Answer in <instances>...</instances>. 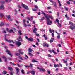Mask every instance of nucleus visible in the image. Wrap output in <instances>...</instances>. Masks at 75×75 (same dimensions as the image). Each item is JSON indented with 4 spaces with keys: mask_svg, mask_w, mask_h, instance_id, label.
Instances as JSON below:
<instances>
[{
    "mask_svg": "<svg viewBox=\"0 0 75 75\" xmlns=\"http://www.w3.org/2000/svg\"><path fill=\"white\" fill-rule=\"evenodd\" d=\"M45 18L46 19L47 23V25H51V24L52 23V21H49V18H48V16H45Z\"/></svg>",
    "mask_w": 75,
    "mask_h": 75,
    "instance_id": "f257e3e1",
    "label": "nucleus"
},
{
    "mask_svg": "<svg viewBox=\"0 0 75 75\" xmlns=\"http://www.w3.org/2000/svg\"><path fill=\"white\" fill-rule=\"evenodd\" d=\"M21 6L23 8L25 9V10H29V8H28V6L25 5L23 3L21 4Z\"/></svg>",
    "mask_w": 75,
    "mask_h": 75,
    "instance_id": "f03ea898",
    "label": "nucleus"
},
{
    "mask_svg": "<svg viewBox=\"0 0 75 75\" xmlns=\"http://www.w3.org/2000/svg\"><path fill=\"white\" fill-rule=\"evenodd\" d=\"M49 31L50 33H52V37H54V33H55V31L54 30H51V29L50 28L49 29Z\"/></svg>",
    "mask_w": 75,
    "mask_h": 75,
    "instance_id": "7ed1b4c3",
    "label": "nucleus"
},
{
    "mask_svg": "<svg viewBox=\"0 0 75 75\" xmlns=\"http://www.w3.org/2000/svg\"><path fill=\"white\" fill-rule=\"evenodd\" d=\"M15 69L16 72V75H20V69L16 67Z\"/></svg>",
    "mask_w": 75,
    "mask_h": 75,
    "instance_id": "20e7f679",
    "label": "nucleus"
},
{
    "mask_svg": "<svg viewBox=\"0 0 75 75\" xmlns=\"http://www.w3.org/2000/svg\"><path fill=\"white\" fill-rule=\"evenodd\" d=\"M6 52L8 53V55H9L11 57H12L13 55L11 54V53H10V51L8 50V49L6 50Z\"/></svg>",
    "mask_w": 75,
    "mask_h": 75,
    "instance_id": "39448f33",
    "label": "nucleus"
},
{
    "mask_svg": "<svg viewBox=\"0 0 75 75\" xmlns=\"http://www.w3.org/2000/svg\"><path fill=\"white\" fill-rule=\"evenodd\" d=\"M37 68L38 69H39L40 71H42V72H45V70L42 68H40L39 67H37Z\"/></svg>",
    "mask_w": 75,
    "mask_h": 75,
    "instance_id": "423d86ee",
    "label": "nucleus"
},
{
    "mask_svg": "<svg viewBox=\"0 0 75 75\" xmlns=\"http://www.w3.org/2000/svg\"><path fill=\"white\" fill-rule=\"evenodd\" d=\"M2 58H3V59H4L5 62H6V63H7V62H8V61H7V59L6 58L5 56H2Z\"/></svg>",
    "mask_w": 75,
    "mask_h": 75,
    "instance_id": "0eeeda50",
    "label": "nucleus"
},
{
    "mask_svg": "<svg viewBox=\"0 0 75 75\" xmlns=\"http://www.w3.org/2000/svg\"><path fill=\"white\" fill-rule=\"evenodd\" d=\"M16 44L18 46V47H20L21 45V43L19 41H17L16 43Z\"/></svg>",
    "mask_w": 75,
    "mask_h": 75,
    "instance_id": "6e6552de",
    "label": "nucleus"
},
{
    "mask_svg": "<svg viewBox=\"0 0 75 75\" xmlns=\"http://www.w3.org/2000/svg\"><path fill=\"white\" fill-rule=\"evenodd\" d=\"M33 33H34L35 34H37V32H36L37 31V28H35L33 30Z\"/></svg>",
    "mask_w": 75,
    "mask_h": 75,
    "instance_id": "1a4fd4ad",
    "label": "nucleus"
},
{
    "mask_svg": "<svg viewBox=\"0 0 75 75\" xmlns=\"http://www.w3.org/2000/svg\"><path fill=\"white\" fill-rule=\"evenodd\" d=\"M22 51V49H20L19 50H18V51L20 53L21 55H23L24 54V52H21Z\"/></svg>",
    "mask_w": 75,
    "mask_h": 75,
    "instance_id": "9d476101",
    "label": "nucleus"
},
{
    "mask_svg": "<svg viewBox=\"0 0 75 75\" xmlns=\"http://www.w3.org/2000/svg\"><path fill=\"white\" fill-rule=\"evenodd\" d=\"M18 38L17 39L18 41H23V40H22V38L21 37V36L20 35L18 37Z\"/></svg>",
    "mask_w": 75,
    "mask_h": 75,
    "instance_id": "9b49d317",
    "label": "nucleus"
},
{
    "mask_svg": "<svg viewBox=\"0 0 75 75\" xmlns=\"http://www.w3.org/2000/svg\"><path fill=\"white\" fill-rule=\"evenodd\" d=\"M6 40V41H7V42H9V43H10L11 42H13L14 43V41H13V40H8L7 39H6V38L5 39Z\"/></svg>",
    "mask_w": 75,
    "mask_h": 75,
    "instance_id": "f8f14e48",
    "label": "nucleus"
},
{
    "mask_svg": "<svg viewBox=\"0 0 75 75\" xmlns=\"http://www.w3.org/2000/svg\"><path fill=\"white\" fill-rule=\"evenodd\" d=\"M69 28L72 30H73L74 29L75 30V26H70Z\"/></svg>",
    "mask_w": 75,
    "mask_h": 75,
    "instance_id": "ddd939ff",
    "label": "nucleus"
},
{
    "mask_svg": "<svg viewBox=\"0 0 75 75\" xmlns=\"http://www.w3.org/2000/svg\"><path fill=\"white\" fill-rule=\"evenodd\" d=\"M43 47H49V45L47 43L45 44V43H43Z\"/></svg>",
    "mask_w": 75,
    "mask_h": 75,
    "instance_id": "4468645a",
    "label": "nucleus"
},
{
    "mask_svg": "<svg viewBox=\"0 0 75 75\" xmlns=\"http://www.w3.org/2000/svg\"><path fill=\"white\" fill-rule=\"evenodd\" d=\"M4 6L3 5H1L0 6V10H4Z\"/></svg>",
    "mask_w": 75,
    "mask_h": 75,
    "instance_id": "2eb2a0df",
    "label": "nucleus"
},
{
    "mask_svg": "<svg viewBox=\"0 0 75 75\" xmlns=\"http://www.w3.org/2000/svg\"><path fill=\"white\" fill-rule=\"evenodd\" d=\"M33 40H34V39H33L32 38H29L28 41H29L32 42V41H33Z\"/></svg>",
    "mask_w": 75,
    "mask_h": 75,
    "instance_id": "dca6fc26",
    "label": "nucleus"
},
{
    "mask_svg": "<svg viewBox=\"0 0 75 75\" xmlns=\"http://www.w3.org/2000/svg\"><path fill=\"white\" fill-rule=\"evenodd\" d=\"M30 73H31V74L33 75H35V71L34 70H32Z\"/></svg>",
    "mask_w": 75,
    "mask_h": 75,
    "instance_id": "f3484780",
    "label": "nucleus"
},
{
    "mask_svg": "<svg viewBox=\"0 0 75 75\" xmlns=\"http://www.w3.org/2000/svg\"><path fill=\"white\" fill-rule=\"evenodd\" d=\"M48 51H49V52H50V53H52V52L54 53V52H55V51H54V50L52 49V51L50 50H48Z\"/></svg>",
    "mask_w": 75,
    "mask_h": 75,
    "instance_id": "a211bd4d",
    "label": "nucleus"
},
{
    "mask_svg": "<svg viewBox=\"0 0 75 75\" xmlns=\"http://www.w3.org/2000/svg\"><path fill=\"white\" fill-rule=\"evenodd\" d=\"M47 15L48 16V17H49L50 18H51V19H52V20H53V19H54V18L52 16V15L50 16L48 15Z\"/></svg>",
    "mask_w": 75,
    "mask_h": 75,
    "instance_id": "6ab92c4d",
    "label": "nucleus"
},
{
    "mask_svg": "<svg viewBox=\"0 0 75 75\" xmlns=\"http://www.w3.org/2000/svg\"><path fill=\"white\" fill-rule=\"evenodd\" d=\"M8 69L9 71H11L13 70V69L12 68V67H8Z\"/></svg>",
    "mask_w": 75,
    "mask_h": 75,
    "instance_id": "aec40b11",
    "label": "nucleus"
},
{
    "mask_svg": "<svg viewBox=\"0 0 75 75\" xmlns=\"http://www.w3.org/2000/svg\"><path fill=\"white\" fill-rule=\"evenodd\" d=\"M46 36L44 34L43 35V37H45V40H48V37H47V36Z\"/></svg>",
    "mask_w": 75,
    "mask_h": 75,
    "instance_id": "412c9836",
    "label": "nucleus"
},
{
    "mask_svg": "<svg viewBox=\"0 0 75 75\" xmlns=\"http://www.w3.org/2000/svg\"><path fill=\"white\" fill-rule=\"evenodd\" d=\"M53 65L54 66V68H57V67H59V64H54Z\"/></svg>",
    "mask_w": 75,
    "mask_h": 75,
    "instance_id": "4be33fe9",
    "label": "nucleus"
},
{
    "mask_svg": "<svg viewBox=\"0 0 75 75\" xmlns=\"http://www.w3.org/2000/svg\"><path fill=\"white\" fill-rule=\"evenodd\" d=\"M69 24H70L71 25H72V26H74V24L71 21L69 22Z\"/></svg>",
    "mask_w": 75,
    "mask_h": 75,
    "instance_id": "5701e85b",
    "label": "nucleus"
},
{
    "mask_svg": "<svg viewBox=\"0 0 75 75\" xmlns=\"http://www.w3.org/2000/svg\"><path fill=\"white\" fill-rule=\"evenodd\" d=\"M32 62H33V63H34V62H38V61L37 60H35L34 59L32 60Z\"/></svg>",
    "mask_w": 75,
    "mask_h": 75,
    "instance_id": "b1692460",
    "label": "nucleus"
},
{
    "mask_svg": "<svg viewBox=\"0 0 75 75\" xmlns=\"http://www.w3.org/2000/svg\"><path fill=\"white\" fill-rule=\"evenodd\" d=\"M52 3L53 4L55 7H57V4L56 3L54 2H53Z\"/></svg>",
    "mask_w": 75,
    "mask_h": 75,
    "instance_id": "393cba45",
    "label": "nucleus"
},
{
    "mask_svg": "<svg viewBox=\"0 0 75 75\" xmlns=\"http://www.w3.org/2000/svg\"><path fill=\"white\" fill-rule=\"evenodd\" d=\"M29 52H32L33 51V50L31 49V48H30L28 49Z\"/></svg>",
    "mask_w": 75,
    "mask_h": 75,
    "instance_id": "a878e982",
    "label": "nucleus"
},
{
    "mask_svg": "<svg viewBox=\"0 0 75 75\" xmlns=\"http://www.w3.org/2000/svg\"><path fill=\"white\" fill-rule=\"evenodd\" d=\"M65 16V17L67 18V20H69V18L67 16V14H66Z\"/></svg>",
    "mask_w": 75,
    "mask_h": 75,
    "instance_id": "bb28decb",
    "label": "nucleus"
},
{
    "mask_svg": "<svg viewBox=\"0 0 75 75\" xmlns=\"http://www.w3.org/2000/svg\"><path fill=\"white\" fill-rule=\"evenodd\" d=\"M57 1L58 3L59 4V7H61V4L60 3V1L59 0H58Z\"/></svg>",
    "mask_w": 75,
    "mask_h": 75,
    "instance_id": "cd10ccee",
    "label": "nucleus"
},
{
    "mask_svg": "<svg viewBox=\"0 0 75 75\" xmlns=\"http://www.w3.org/2000/svg\"><path fill=\"white\" fill-rule=\"evenodd\" d=\"M3 72H4V75H5V74H7V71L5 70L4 71H3Z\"/></svg>",
    "mask_w": 75,
    "mask_h": 75,
    "instance_id": "c85d7f7f",
    "label": "nucleus"
},
{
    "mask_svg": "<svg viewBox=\"0 0 75 75\" xmlns=\"http://www.w3.org/2000/svg\"><path fill=\"white\" fill-rule=\"evenodd\" d=\"M20 54H19L18 53H15V55H16V56H19L20 55Z\"/></svg>",
    "mask_w": 75,
    "mask_h": 75,
    "instance_id": "c756f323",
    "label": "nucleus"
},
{
    "mask_svg": "<svg viewBox=\"0 0 75 75\" xmlns=\"http://www.w3.org/2000/svg\"><path fill=\"white\" fill-rule=\"evenodd\" d=\"M4 23L3 22H2L1 23V24H0V27H2V26H3V25H4Z\"/></svg>",
    "mask_w": 75,
    "mask_h": 75,
    "instance_id": "7c9ffc66",
    "label": "nucleus"
},
{
    "mask_svg": "<svg viewBox=\"0 0 75 75\" xmlns=\"http://www.w3.org/2000/svg\"><path fill=\"white\" fill-rule=\"evenodd\" d=\"M18 33H19V34L20 35H22V33H21V31L19 30L18 31Z\"/></svg>",
    "mask_w": 75,
    "mask_h": 75,
    "instance_id": "2f4dec72",
    "label": "nucleus"
},
{
    "mask_svg": "<svg viewBox=\"0 0 75 75\" xmlns=\"http://www.w3.org/2000/svg\"><path fill=\"white\" fill-rule=\"evenodd\" d=\"M29 66V67L30 68H33V64H32L31 63L30 64Z\"/></svg>",
    "mask_w": 75,
    "mask_h": 75,
    "instance_id": "473e14b6",
    "label": "nucleus"
},
{
    "mask_svg": "<svg viewBox=\"0 0 75 75\" xmlns=\"http://www.w3.org/2000/svg\"><path fill=\"white\" fill-rule=\"evenodd\" d=\"M45 17H43L41 18L40 20H41V21H42L44 20H45Z\"/></svg>",
    "mask_w": 75,
    "mask_h": 75,
    "instance_id": "72a5a7b5",
    "label": "nucleus"
},
{
    "mask_svg": "<svg viewBox=\"0 0 75 75\" xmlns=\"http://www.w3.org/2000/svg\"><path fill=\"white\" fill-rule=\"evenodd\" d=\"M57 38L58 39H59L60 38V35L59 34L57 36Z\"/></svg>",
    "mask_w": 75,
    "mask_h": 75,
    "instance_id": "f704fd0d",
    "label": "nucleus"
},
{
    "mask_svg": "<svg viewBox=\"0 0 75 75\" xmlns=\"http://www.w3.org/2000/svg\"><path fill=\"white\" fill-rule=\"evenodd\" d=\"M29 54L30 56H31L32 57L33 56V55L31 53H30V52L28 53Z\"/></svg>",
    "mask_w": 75,
    "mask_h": 75,
    "instance_id": "c9c22d12",
    "label": "nucleus"
},
{
    "mask_svg": "<svg viewBox=\"0 0 75 75\" xmlns=\"http://www.w3.org/2000/svg\"><path fill=\"white\" fill-rule=\"evenodd\" d=\"M24 70L23 69H22L21 70V72H22V74H24Z\"/></svg>",
    "mask_w": 75,
    "mask_h": 75,
    "instance_id": "e433bc0d",
    "label": "nucleus"
},
{
    "mask_svg": "<svg viewBox=\"0 0 75 75\" xmlns=\"http://www.w3.org/2000/svg\"><path fill=\"white\" fill-rule=\"evenodd\" d=\"M56 22H57V23H59V21L58 19H56Z\"/></svg>",
    "mask_w": 75,
    "mask_h": 75,
    "instance_id": "4c0bfd02",
    "label": "nucleus"
},
{
    "mask_svg": "<svg viewBox=\"0 0 75 75\" xmlns=\"http://www.w3.org/2000/svg\"><path fill=\"white\" fill-rule=\"evenodd\" d=\"M0 16H1V18H3V17L4 16V15L2 13H0Z\"/></svg>",
    "mask_w": 75,
    "mask_h": 75,
    "instance_id": "58836bf2",
    "label": "nucleus"
},
{
    "mask_svg": "<svg viewBox=\"0 0 75 75\" xmlns=\"http://www.w3.org/2000/svg\"><path fill=\"white\" fill-rule=\"evenodd\" d=\"M57 24L59 25V27H61L62 25H61V23H57Z\"/></svg>",
    "mask_w": 75,
    "mask_h": 75,
    "instance_id": "ea45409f",
    "label": "nucleus"
},
{
    "mask_svg": "<svg viewBox=\"0 0 75 75\" xmlns=\"http://www.w3.org/2000/svg\"><path fill=\"white\" fill-rule=\"evenodd\" d=\"M63 62H64V63H67V62H68L67 61L65 60H64V59L63 60Z\"/></svg>",
    "mask_w": 75,
    "mask_h": 75,
    "instance_id": "a19ab883",
    "label": "nucleus"
},
{
    "mask_svg": "<svg viewBox=\"0 0 75 75\" xmlns=\"http://www.w3.org/2000/svg\"><path fill=\"white\" fill-rule=\"evenodd\" d=\"M13 74H14L13 72H10V75H13Z\"/></svg>",
    "mask_w": 75,
    "mask_h": 75,
    "instance_id": "79ce46f5",
    "label": "nucleus"
},
{
    "mask_svg": "<svg viewBox=\"0 0 75 75\" xmlns=\"http://www.w3.org/2000/svg\"><path fill=\"white\" fill-rule=\"evenodd\" d=\"M2 4H4V1H2L0 2Z\"/></svg>",
    "mask_w": 75,
    "mask_h": 75,
    "instance_id": "37998d69",
    "label": "nucleus"
},
{
    "mask_svg": "<svg viewBox=\"0 0 75 75\" xmlns=\"http://www.w3.org/2000/svg\"><path fill=\"white\" fill-rule=\"evenodd\" d=\"M27 19H28V20H30V21H32V20H33V19H30V17H28L27 18Z\"/></svg>",
    "mask_w": 75,
    "mask_h": 75,
    "instance_id": "c03bdc74",
    "label": "nucleus"
},
{
    "mask_svg": "<svg viewBox=\"0 0 75 75\" xmlns=\"http://www.w3.org/2000/svg\"><path fill=\"white\" fill-rule=\"evenodd\" d=\"M57 45L58 46H59V47H60L61 48L62 47V46H61V44H59L58 45Z\"/></svg>",
    "mask_w": 75,
    "mask_h": 75,
    "instance_id": "a18cd8bd",
    "label": "nucleus"
},
{
    "mask_svg": "<svg viewBox=\"0 0 75 75\" xmlns=\"http://www.w3.org/2000/svg\"><path fill=\"white\" fill-rule=\"evenodd\" d=\"M66 3H67V4H69H69H70V2H69V1H67L66 2Z\"/></svg>",
    "mask_w": 75,
    "mask_h": 75,
    "instance_id": "49530a36",
    "label": "nucleus"
},
{
    "mask_svg": "<svg viewBox=\"0 0 75 75\" xmlns=\"http://www.w3.org/2000/svg\"><path fill=\"white\" fill-rule=\"evenodd\" d=\"M36 35V36H37V37H39L40 36V34H37V33L35 34Z\"/></svg>",
    "mask_w": 75,
    "mask_h": 75,
    "instance_id": "de8ad7c7",
    "label": "nucleus"
},
{
    "mask_svg": "<svg viewBox=\"0 0 75 75\" xmlns=\"http://www.w3.org/2000/svg\"><path fill=\"white\" fill-rule=\"evenodd\" d=\"M7 18H8V19H10V15H8V16L7 17Z\"/></svg>",
    "mask_w": 75,
    "mask_h": 75,
    "instance_id": "09e8293b",
    "label": "nucleus"
},
{
    "mask_svg": "<svg viewBox=\"0 0 75 75\" xmlns=\"http://www.w3.org/2000/svg\"><path fill=\"white\" fill-rule=\"evenodd\" d=\"M35 8H37L38 9V7L37 6H35Z\"/></svg>",
    "mask_w": 75,
    "mask_h": 75,
    "instance_id": "8fccbe9b",
    "label": "nucleus"
},
{
    "mask_svg": "<svg viewBox=\"0 0 75 75\" xmlns=\"http://www.w3.org/2000/svg\"><path fill=\"white\" fill-rule=\"evenodd\" d=\"M64 8H65V10L66 11H68V9L66 7H65Z\"/></svg>",
    "mask_w": 75,
    "mask_h": 75,
    "instance_id": "3c124183",
    "label": "nucleus"
},
{
    "mask_svg": "<svg viewBox=\"0 0 75 75\" xmlns=\"http://www.w3.org/2000/svg\"><path fill=\"white\" fill-rule=\"evenodd\" d=\"M25 68H28L30 67V66H27V65H25Z\"/></svg>",
    "mask_w": 75,
    "mask_h": 75,
    "instance_id": "603ef678",
    "label": "nucleus"
},
{
    "mask_svg": "<svg viewBox=\"0 0 75 75\" xmlns=\"http://www.w3.org/2000/svg\"><path fill=\"white\" fill-rule=\"evenodd\" d=\"M19 58H20V59L21 60H23V59L22 57H21L20 56L19 57Z\"/></svg>",
    "mask_w": 75,
    "mask_h": 75,
    "instance_id": "864d4df0",
    "label": "nucleus"
},
{
    "mask_svg": "<svg viewBox=\"0 0 75 75\" xmlns=\"http://www.w3.org/2000/svg\"><path fill=\"white\" fill-rule=\"evenodd\" d=\"M32 10L33 11H37V10L35 9H32Z\"/></svg>",
    "mask_w": 75,
    "mask_h": 75,
    "instance_id": "5fc2aeb1",
    "label": "nucleus"
},
{
    "mask_svg": "<svg viewBox=\"0 0 75 75\" xmlns=\"http://www.w3.org/2000/svg\"><path fill=\"white\" fill-rule=\"evenodd\" d=\"M9 45H10V46H11V47H14V45L12 44H10Z\"/></svg>",
    "mask_w": 75,
    "mask_h": 75,
    "instance_id": "6e6d98bb",
    "label": "nucleus"
},
{
    "mask_svg": "<svg viewBox=\"0 0 75 75\" xmlns=\"http://www.w3.org/2000/svg\"><path fill=\"white\" fill-rule=\"evenodd\" d=\"M25 38L27 40H28V39H29V38L27 36H25Z\"/></svg>",
    "mask_w": 75,
    "mask_h": 75,
    "instance_id": "4d7b16f0",
    "label": "nucleus"
},
{
    "mask_svg": "<svg viewBox=\"0 0 75 75\" xmlns=\"http://www.w3.org/2000/svg\"><path fill=\"white\" fill-rule=\"evenodd\" d=\"M8 59L9 60H12V58H11L8 57Z\"/></svg>",
    "mask_w": 75,
    "mask_h": 75,
    "instance_id": "13d9d810",
    "label": "nucleus"
},
{
    "mask_svg": "<svg viewBox=\"0 0 75 75\" xmlns=\"http://www.w3.org/2000/svg\"><path fill=\"white\" fill-rule=\"evenodd\" d=\"M50 43H52V42H53V40H51V39L50 40Z\"/></svg>",
    "mask_w": 75,
    "mask_h": 75,
    "instance_id": "bf43d9fd",
    "label": "nucleus"
},
{
    "mask_svg": "<svg viewBox=\"0 0 75 75\" xmlns=\"http://www.w3.org/2000/svg\"><path fill=\"white\" fill-rule=\"evenodd\" d=\"M12 31H13V30L12 29H11V30H9V33H11V32H12Z\"/></svg>",
    "mask_w": 75,
    "mask_h": 75,
    "instance_id": "052dcab7",
    "label": "nucleus"
},
{
    "mask_svg": "<svg viewBox=\"0 0 75 75\" xmlns=\"http://www.w3.org/2000/svg\"><path fill=\"white\" fill-rule=\"evenodd\" d=\"M48 57H51V55L50 54H48Z\"/></svg>",
    "mask_w": 75,
    "mask_h": 75,
    "instance_id": "680f3d73",
    "label": "nucleus"
},
{
    "mask_svg": "<svg viewBox=\"0 0 75 75\" xmlns=\"http://www.w3.org/2000/svg\"><path fill=\"white\" fill-rule=\"evenodd\" d=\"M4 48H5V49H7V46H5L4 47Z\"/></svg>",
    "mask_w": 75,
    "mask_h": 75,
    "instance_id": "e2e57ef3",
    "label": "nucleus"
},
{
    "mask_svg": "<svg viewBox=\"0 0 75 75\" xmlns=\"http://www.w3.org/2000/svg\"><path fill=\"white\" fill-rule=\"evenodd\" d=\"M48 12H49V13H50V14H52V12H51V11H49Z\"/></svg>",
    "mask_w": 75,
    "mask_h": 75,
    "instance_id": "0e129e2a",
    "label": "nucleus"
},
{
    "mask_svg": "<svg viewBox=\"0 0 75 75\" xmlns=\"http://www.w3.org/2000/svg\"><path fill=\"white\" fill-rule=\"evenodd\" d=\"M69 69L70 70H72V68L71 67H69Z\"/></svg>",
    "mask_w": 75,
    "mask_h": 75,
    "instance_id": "69168bd1",
    "label": "nucleus"
},
{
    "mask_svg": "<svg viewBox=\"0 0 75 75\" xmlns=\"http://www.w3.org/2000/svg\"><path fill=\"white\" fill-rule=\"evenodd\" d=\"M25 19H23V22L24 23H25Z\"/></svg>",
    "mask_w": 75,
    "mask_h": 75,
    "instance_id": "338daca9",
    "label": "nucleus"
},
{
    "mask_svg": "<svg viewBox=\"0 0 75 75\" xmlns=\"http://www.w3.org/2000/svg\"><path fill=\"white\" fill-rule=\"evenodd\" d=\"M69 59V58L68 57H67L66 58V60H67V61H68V60Z\"/></svg>",
    "mask_w": 75,
    "mask_h": 75,
    "instance_id": "774afa93",
    "label": "nucleus"
}]
</instances>
